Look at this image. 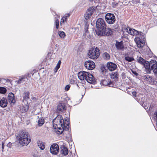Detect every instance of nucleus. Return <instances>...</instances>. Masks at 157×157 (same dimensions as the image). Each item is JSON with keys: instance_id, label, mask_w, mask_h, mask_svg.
<instances>
[{"instance_id": "obj_1", "label": "nucleus", "mask_w": 157, "mask_h": 157, "mask_svg": "<svg viewBox=\"0 0 157 157\" xmlns=\"http://www.w3.org/2000/svg\"><path fill=\"white\" fill-rule=\"evenodd\" d=\"M138 63L144 66L147 73H150L152 70L154 74L157 76V62L155 60H151L149 62L140 57L138 59Z\"/></svg>"}, {"instance_id": "obj_2", "label": "nucleus", "mask_w": 157, "mask_h": 157, "mask_svg": "<svg viewBox=\"0 0 157 157\" xmlns=\"http://www.w3.org/2000/svg\"><path fill=\"white\" fill-rule=\"evenodd\" d=\"M28 137L29 134L28 132L21 131L20 132L17 138L20 144L23 146H27L31 141V139Z\"/></svg>"}, {"instance_id": "obj_3", "label": "nucleus", "mask_w": 157, "mask_h": 157, "mask_svg": "<svg viewBox=\"0 0 157 157\" xmlns=\"http://www.w3.org/2000/svg\"><path fill=\"white\" fill-rule=\"evenodd\" d=\"M53 126H56L64 127L65 124L63 117L61 115H58L53 121Z\"/></svg>"}, {"instance_id": "obj_4", "label": "nucleus", "mask_w": 157, "mask_h": 157, "mask_svg": "<svg viewBox=\"0 0 157 157\" xmlns=\"http://www.w3.org/2000/svg\"><path fill=\"white\" fill-rule=\"evenodd\" d=\"M96 26L98 29L96 31V34H98V32L99 31H101L102 30H104L106 25L105 22L103 19L101 18H99L98 19L96 22Z\"/></svg>"}, {"instance_id": "obj_5", "label": "nucleus", "mask_w": 157, "mask_h": 157, "mask_svg": "<svg viewBox=\"0 0 157 157\" xmlns=\"http://www.w3.org/2000/svg\"><path fill=\"white\" fill-rule=\"evenodd\" d=\"M100 50L97 47L90 50L88 53L89 57L93 59H97L100 55Z\"/></svg>"}, {"instance_id": "obj_6", "label": "nucleus", "mask_w": 157, "mask_h": 157, "mask_svg": "<svg viewBox=\"0 0 157 157\" xmlns=\"http://www.w3.org/2000/svg\"><path fill=\"white\" fill-rule=\"evenodd\" d=\"M138 48H141L145 45V38L144 34L141 32L138 31Z\"/></svg>"}, {"instance_id": "obj_7", "label": "nucleus", "mask_w": 157, "mask_h": 157, "mask_svg": "<svg viewBox=\"0 0 157 157\" xmlns=\"http://www.w3.org/2000/svg\"><path fill=\"white\" fill-rule=\"evenodd\" d=\"M67 124L66 123V124H65V126L63 127H60V126H55V125H54L53 127L57 134H61L63 132V130L65 129V128H67V130H69V125L70 124V122L67 121Z\"/></svg>"}, {"instance_id": "obj_8", "label": "nucleus", "mask_w": 157, "mask_h": 157, "mask_svg": "<svg viewBox=\"0 0 157 157\" xmlns=\"http://www.w3.org/2000/svg\"><path fill=\"white\" fill-rule=\"evenodd\" d=\"M98 32V35L99 36H101L104 35L110 36L112 34L113 29L108 28H105L104 30H102L101 31H99Z\"/></svg>"}, {"instance_id": "obj_9", "label": "nucleus", "mask_w": 157, "mask_h": 157, "mask_svg": "<svg viewBox=\"0 0 157 157\" xmlns=\"http://www.w3.org/2000/svg\"><path fill=\"white\" fill-rule=\"evenodd\" d=\"M105 19L107 22L109 24H113L115 21L114 14L110 13H108L106 14Z\"/></svg>"}, {"instance_id": "obj_10", "label": "nucleus", "mask_w": 157, "mask_h": 157, "mask_svg": "<svg viewBox=\"0 0 157 157\" xmlns=\"http://www.w3.org/2000/svg\"><path fill=\"white\" fill-rule=\"evenodd\" d=\"M96 9V7L92 6L89 8L87 10L86 13L84 14V17L86 20H88L90 18Z\"/></svg>"}, {"instance_id": "obj_11", "label": "nucleus", "mask_w": 157, "mask_h": 157, "mask_svg": "<svg viewBox=\"0 0 157 157\" xmlns=\"http://www.w3.org/2000/svg\"><path fill=\"white\" fill-rule=\"evenodd\" d=\"M50 152L52 154L57 155L59 152V147L57 144H53L50 147Z\"/></svg>"}, {"instance_id": "obj_12", "label": "nucleus", "mask_w": 157, "mask_h": 157, "mask_svg": "<svg viewBox=\"0 0 157 157\" xmlns=\"http://www.w3.org/2000/svg\"><path fill=\"white\" fill-rule=\"evenodd\" d=\"M84 65L86 68L89 70L93 69L95 67L94 63L91 60H87L85 62Z\"/></svg>"}, {"instance_id": "obj_13", "label": "nucleus", "mask_w": 157, "mask_h": 157, "mask_svg": "<svg viewBox=\"0 0 157 157\" xmlns=\"http://www.w3.org/2000/svg\"><path fill=\"white\" fill-rule=\"evenodd\" d=\"M89 75V72L85 71H80L78 74V78L81 80L87 79V75Z\"/></svg>"}, {"instance_id": "obj_14", "label": "nucleus", "mask_w": 157, "mask_h": 157, "mask_svg": "<svg viewBox=\"0 0 157 157\" xmlns=\"http://www.w3.org/2000/svg\"><path fill=\"white\" fill-rule=\"evenodd\" d=\"M86 80L87 82L93 84H95L96 83V80L94 79V78L91 74L89 73V75H87V79Z\"/></svg>"}, {"instance_id": "obj_15", "label": "nucleus", "mask_w": 157, "mask_h": 157, "mask_svg": "<svg viewBox=\"0 0 157 157\" xmlns=\"http://www.w3.org/2000/svg\"><path fill=\"white\" fill-rule=\"evenodd\" d=\"M107 67L110 71H112L115 70L117 68V65L111 62H109L107 63Z\"/></svg>"}, {"instance_id": "obj_16", "label": "nucleus", "mask_w": 157, "mask_h": 157, "mask_svg": "<svg viewBox=\"0 0 157 157\" xmlns=\"http://www.w3.org/2000/svg\"><path fill=\"white\" fill-rule=\"evenodd\" d=\"M7 101L5 98L3 97L2 98H0V106L1 107H5L7 106Z\"/></svg>"}, {"instance_id": "obj_17", "label": "nucleus", "mask_w": 157, "mask_h": 157, "mask_svg": "<svg viewBox=\"0 0 157 157\" xmlns=\"http://www.w3.org/2000/svg\"><path fill=\"white\" fill-rule=\"evenodd\" d=\"M143 78L147 83L152 84L154 82L153 79L151 77L148 75H145L143 77Z\"/></svg>"}, {"instance_id": "obj_18", "label": "nucleus", "mask_w": 157, "mask_h": 157, "mask_svg": "<svg viewBox=\"0 0 157 157\" xmlns=\"http://www.w3.org/2000/svg\"><path fill=\"white\" fill-rule=\"evenodd\" d=\"M127 32L131 35H137V31L133 29H131L129 28H127L126 29Z\"/></svg>"}, {"instance_id": "obj_19", "label": "nucleus", "mask_w": 157, "mask_h": 157, "mask_svg": "<svg viewBox=\"0 0 157 157\" xmlns=\"http://www.w3.org/2000/svg\"><path fill=\"white\" fill-rule=\"evenodd\" d=\"M115 46L117 49L118 50H123L124 48L123 45V42L122 41L121 42L117 41Z\"/></svg>"}, {"instance_id": "obj_20", "label": "nucleus", "mask_w": 157, "mask_h": 157, "mask_svg": "<svg viewBox=\"0 0 157 157\" xmlns=\"http://www.w3.org/2000/svg\"><path fill=\"white\" fill-rule=\"evenodd\" d=\"M8 100L11 103H14L15 100L14 99V95L12 93H10L8 95Z\"/></svg>"}, {"instance_id": "obj_21", "label": "nucleus", "mask_w": 157, "mask_h": 157, "mask_svg": "<svg viewBox=\"0 0 157 157\" xmlns=\"http://www.w3.org/2000/svg\"><path fill=\"white\" fill-rule=\"evenodd\" d=\"M61 153L64 155H67L68 153L67 148L64 146H62L61 147Z\"/></svg>"}, {"instance_id": "obj_22", "label": "nucleus", "mask_w": 157, "mask_h": 157, "mask_svg": "<svg viewBox=\"0 0 157 157\" xmlns=\"http://www.w3.org/2000/svg\"><path fill=\"white\" fill-rule=\"evenodd\" d=\"M102 84L103 85L107 86L109 87H113V82L108 80H103Z\"/></svg>"}, {"instance_id": "obj_23", "label": "nucleus", "mask_w": 157, "mask_h": 157, "mask_svg": "<svg viewBox=\"0 0 157 157\" xmlns=\"http://www.w3.org/2000/svg\"><path fill=\"white\" fill-rule=\"evenodd\" d=\"M30 93L28 91H25L24 92L23 97V101L25 100L27 101L29 99Z\"/></svg>"}, {"instance_id": "obj_24", "label": "nucleus", "mask_w": 157, "mask_h": 157, "mask_svg": "<svg viewBox=\"0 0 157 157\" xmlns=\"http://www.w3.org/2000/svg\"><path fill=\"white\" fill-rule=\"evenodd\" d=\"M66 110L65 105L63 103H59L57 107V110L59 111H62Z\"/></svg>"}, {"instance_id": "obj_25", "label": "nucleus", "mask_w": 157, "mask_h": 157, "mask_svg": "<svg viewBox=\"0 0 157 157\" xmlns=\"http://www.w3.org/2000/svg\"><path fill=\"white\" fill-rule=\"evenodd\" d=\"M151 10L153 13H156L157 12V5L153 4L151 7Z\"/></svg>"}, {"instance_id": "obj_26", "label": "nucleus", "mask_w": 157, "mask_h": 157, "mask_svg": "<svg viewBox=\"0 0 157 157\" xmlns=\"http://www.w3.org/2000/svg\"><path fill=\"white\" fill-rule=\"evenodd\" d=\"M37 145L41 150H43L44 149L45 146L43 142L39 141L37 142Z\"/></svg>"}, {"instance_id": "obj_27", "label": "nucleus", "mask_w": 157, "mask_h": 157, "mask_svg": "<svg viewBox=\"0 0 157 157\" xmlns=\"http://www.w3.org/2000/svg\"><path fill=\"white\" fill-rule=\"evenodd\" d=\"M29 108V106L27 105H24L23 106L21 110L22 113H25L27 112Z\"/></svg>"}, {"instance_id": "obj_28", "label": "nucleus", "mask_w": 157, "mask_h": 157, "mask_svg": "<svg viewBox=\"0 0 157 157\" xmlns=\"http://www.w3.org/2000/svg\"><path fill=\"white\" fill-rule=\"evenodd\" d=\"M44 123V119L42 117L40 118L38 121V125L40 127L42 126Z\"/></svg>"}, {"instance_id": "obj_29", "label": "nucleus", "mask_w": 157, "mask_h": 157, "mask_svg": "<svg viewBox=\"0 0 157 157\" xmlns=\"http://www.w3.org/2000/svg\"><path fill=\"white\" fill-rule=\"evenodd\" d=\"M103 57L105 60H108L110 58L109 55L107 52H104L103 54Z\"/></svg>"}, {"instance_id": "obj_30", "label": "nucleus", "mask_w": 157, "mask_h": 157, "mask_svg": "<svg viewBox=\"0 0 157 157\" xmlns=\"http://www.w3.org/2000/svg\"><path fill=\"white\" fill-rule=\"evenodd\" d=\"M118 77V75L117 73L112 74V75H111V78L115 80L117 79Z\"/></svg>"}, {"instance_id": "obj_31", "label": "nucleus", "mask_w": 157, "mask_h": 157, "mask_svg": "<svg viewBox=\"0 0 157 157\" xmlns=\"http://www.w3.org/2000/svg\"><path fill=\"white\" fill-rule=\"evenodd\" d=\"M6 89L4 87H0V93L4 94L6 92Z\"/></svg>"}, {"instance_id": "obj_32", "label": "nucleus", "mask_w": 157, "mask_h": 157, "mask_svg": "<svg viewBox=\"0 0 157 157\" xmlns=\"http://www.w3.org/2000/svg\"><path fill=\"white\" fill-rule=\"evenodd\" d=\"M59 34L60 37L62 38H64L65 36V33L62 31H59Z\"/></svg>"}, {"instance_id": "obj_33", "label": "nucleus", "mask_w": 157, "mask_h": 157, "mask_svg": "<svg viewBox=\"0 0 157 157\" xmlns=\"http://www.w3.org/2000/svg\"><path fill=\"white\" fill-rule=\"evenodd\" d=\"M125 59L128 62H131L134 60L133 58L132 57H130L128 56H126L125 58Z\"/></svg>"}, {"instance_id": "obj_34", "label": "nucleus", "mask_w": 157, "mask_h": 157, "mask_svg": "<svg viewBox=\"0 0 157 157\" xmlns=\"http://www.w3.org/2000/svg\"><path fill=\"white\" fill-rule=\"evenodd\" d=\"M25 78V77L24 76H22L21 77V78H20L18 80L16 81L15 82L17 84H19L21 83V82L23 81V79Z\"/></svg>"}, {"instance_id": "obj_35", "label": "nucleus", "mask_w": 157, "mask_h": 157, "mask_svg": "<svg viewBox=\"0 0 157 157\" xmlns=\"http://www.w3.org/2000/svg\"><path fill=\"white\" fill-rule=\"evenodd\" d=\"M61 64V61L60 60H59L58 61V63L57 64V65L55 68V70H56V71H55L56 72L58 70L59 68L60 65Z\"/></svg>"}, {"instance_id": "obj_36", "label": "nucleus", "mask_w": 157, "mask_h": 157, "mask_svg": "<svg viewBox=\"0 0 157 157\" xmlns=\"http://www.w3.org/2000/svg\"><path fill=\"white\" fill-rule=\"evenodd\" d=\"M142 106L145 109H148V107L149 106V105L146 104V103H143L142 105Z\"/></svg>"}, {"instance_id": "obj_37", "label": "nucleus", "mask_w": 157, "mask_h": 157, "mask_svg": "<svg viewBox=\"0 0 157 157\" xmlns=\"http://www.w3.org/2000/svg\"><path fill=\"white\" fill-rule=\"evenodd\" d=\"M56 23V28L57 29H58L59 28V21L58 19H56L55 21Z\"/></svg>"}, {"instance_id": "obj_38", "label": "nucleus", "mask_w": 157, "mask_h": 157, "mask_svg": "<svg viewBox=\"0 0 157 157\" xmlns=\"http://www.w3.org/2000/svg\"><path fill=\"white\" fill-rule=\"evenodd\" d=\"M154 119L156 121V126L157 127V110L154 113Z\"/></svg>"}, {"instance_id": "obj_39", "label": "nucleus", "mask_w": 157, "mask_h": 157, "mask_svg": "<svg viewBox=\"0 0 157 157\" xmlns=\"http://www.w3.org/2000/svg\"><path fill=\"white\" fill-rule=\"evenodd\" d=\"M67 18L65 17H63L61 21L60 24H61L62 23H64L65 21H66Z\"/></svg>"}, {"instance_id": "obj_40", "label": "nucleus", "mask_w": 157, "mask_h": 157, "mask_svg": "<svg viewBox=\"0 0 157 157\" xmlns=\"http://www.w3.org/2000/svg\"><path fill=\"white\" fill-rule=\"evenodd\" d=\"M70 87V86L69 85H67L65 88V90L66 91L68 90Z\"/></svg>"}, {"instance_id": "obj_41", "label": "nucleus", "mask_w": 157, "mask_h": 157, "mask_svg": "<svg viewBox=\"0 0 157 157\" xmlns=\"http://www.w3.org/2000/svg\"><path fill=\"white\" fill-rule=\"evenodd\" d=\"M88 25H87V24H86L85 27V31L86 33H87L88 32Z\"/></svg>"}, {"instance_id": "obj_42", "label": "nucleus", "mask_w": 157, "mask_h": 157, "mask_svg": "<svg viewBox=\"0 0 157 157\" xmlns=\"http://www.w3.org/2000/svg\"><path fill=\"white\" fill-rule=\"evenodd\" d=\"M138 3L141 4V5H143L144 3V0H138Z\"/></svg>"}, {"instance_id": "obj_43", "label": "nucleus", "mask_w": 157, "mask_h": 157, "mask_svg": "<svg viewBox=\"0 0 157 157\" xmlns=\"http://www.w3.org/2000/svg\"><path fill=\"white\" fill-rule=\"evenodd\" d=\"M136 94L137 93L135 91H133L132 92V94L133 96L135 97H136Z\"/></svg>"}, {"instance_id": "obj_44", "label": "nucleus", "mask_w": 157, "mask_h": 157, "mask_svg": "<svg viewBox=\"0 0 157 157\" xmlns=\"http://www.w3.org/2000/svg\"><path fill=\"white\" fill-rule=\"evenodd\" d=\"M12 145V143L10 142L7 145V146L9 147H11Z\"/></svg>"}, {"instance_id": "obj_45", "label": "nucleus", "mask_w": 157, "mask_h": 157, "mask_svg": "<svg viewBox=\"0 0 157 157\" xmlns=\"http://www.w3.org/2000/svg\"><path fill=\"white\" fill-rule=\"evenodd\" d=\"M101 71L103 72H104L105 71V67H101Z\"/></svg>"}, {"instance_id": "obj_46", "label": "nucleus", "mask_w": 157, "mask_h": 157, "mask_svg": "<svg viewBox=\"0 0 157 157\" xmlns=\"http://www.w3.org/2000/svg\"><path fill=\"white\" fill-rule=\"evenodd\" d=\"M134 40L136 43V44H137V36H136Z\"/></svg>"}, {"instance_id": "obj_47", "label": "nucleus", "mask_w": 157, "mask_h": 157, "mask_svg": "<svg viewBox=\"0 0 157 157\" xmlns=\"http://www.w3.org/2000/svg\"><path fill=\"white\" fill-rule=\"evenodd\" d=\"M2 151H3V150L4 149V143L2 142Z\"/></svg>"}, {"instance_id": "obj_48", "label": "nucleus", "mask_w": 157, "mask_h": 157, "mask_svg": "<svg viewBox=\"0 0 157 157\" xmlns=\"http://www.w3.org/2000/svg\"><path fill=\"white\" fill-rule=\"evenodd\" d=\"M65 17L67 18V17H69L70 16V15L69 13H67V14H65Z\"/></svg>"}, {"instance_id": "obj_49", "label": "nucleus", "mask_w": 157, "mask_h": 157, "mask_svg": "<svg viewBox=\"0 0 157 157\" xmlns=\"http://www.w3.org/2000/svg\"><path fill=\"white\" fill-rule=\"evenodd\" d=\"M70 82L71 84H73L75 82V81L74 80L71 79Z\"/></svg>"}, {"instance_id": "obj_50", "label": "nucleus", "mask_w": 157, "mask_h": 157, "mask_svg": "<svg viewBox=\"0 0 157 157\" xmlns=\"http://www.w3.org/2000/svg\"><path fill=\"white\" fill-rule=\"evenodd\" d=\"M132 72L136 76H137V73L136 72H134L133 71H132Z\"/></svg>"}, {"instance_id": "obj_51", "label": "nucleus", "mask_w": 157, "mask_h": 157, "mask_svg": "<svg viewBox=\"0 0 157 157\" xmlns=\"http://www.w3.org/2000/svg\"><path fill=\"white\" fill-rule=\"evenodd\" d=\"M155 82L157 84V77H156V78L155 79Z\"/></svg>"}, {"instance_id": "obj_52", "label": "nucleus", "mask_w": 157, "mask_h": 157, "mask_svg": "<svg viewBox=\"0 0 157 157\" xmlns=\"http://www.w3.org/2000/svg\"><path fill=\"white\" fill-rule=\"evenodd\" d=\"M33 157H37V156H36V155H33Z\"/></svg>"}, {"instance_id": "obj_53", "label": "nucleus", "mask_w": 157, "mask_h": 157, "mask_svg": "<svg viewBox=\"0 0 157 157\" xmlns=\"http://www.w3.org/2000/svg\"><path fill=\"white\" fill-rule=\"evenodd\" d=\"M91 2H93V1H94V0H90Z\"/></svg>"}]
</instances>
